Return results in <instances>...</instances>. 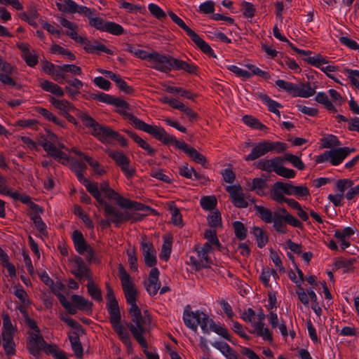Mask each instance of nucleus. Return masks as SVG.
I'll return each mask as SVG.
<instances>
[{
  "label": "nucleus",
  "mask_w": 359,
  "mask_h": 359,
  "mask_svg": "<svg viewBox=\"0 0 359 359\" xmlns=\"http://www.w3.org/2000/svg\"><path fill=\"white\" fill-rule=\"evenodd\" d=\"M71 169L75 172L79 180L85 186L86 190L95 198L99 206H102L104 209L105 216L108 219V223H114L118 225L120 223L131 220L132 222L141 219V217L138 214H132L128 210H120L116 208L107 203L104 198L101 197V194L98 190L97 184L91 182L83 176V170L86 165L77 161H72L70 165Z\"/></svg>",
  "instance_id": "obj_1"
},
{
  "label": "nucleus",
  "mask_w": 359,
  "mask_h": 359,
  "mask_svg": "<svg viewBox=\"0 0 359 359\" xmlns=\"http://www.w3.org/2000/svg\"><path fill=\"white\" fill-rule=\"evenodd\" d=\"M182 318L185 325L194 332L197 331L198 326L200 325L203 333H209L212 330L225 339L230 341L228 330L224 326L215 325L213 320L200 310L193 311L190 306L187 305L184 308Z\"/></svg>",
  "instance_id": "obj_2"
},
{
  "label": "nucleus",
  "mask_w": 359,
  "mask_h": 359,
  "mask_svg": "<svg viewBox=\"0 0 359 359\" xmlns=\"http://www.w3.org/2000/svg\"><path fill=\"white\" fill-rule=\"evenodd\" d=\"M266 316L261 309L257 313L255 311L248 308L241 315V318L246 323H250L253 327V333L262 338L263 340L272 341V333L264 323Z\"/></svg>",
  "instance_id": "obj_3"
},
{
  "label": "nucleus",
  "mask_w": 359,
  "mask_h": 359,
  "mask_svg": "<svg viewBox=\"0 0 359 359\" xmlns=\"http://www.w3.org/2000/svg\"><path fill=\"white\" fill-rule=\"evenodd\" d=\"M78 117L86 127L91 129L93 135L100 141L103 143H111L113 142L115 131L111 128L100 125L86 112H79Z\"/></svg>",
  "instance_id": "obj_4"
},
{
  "label": "nucleus",
  "mask_w": 359,
  "mask_h": 359,
  "mask_svg": "<svg viewBox=\"0 0 359 359\" xmlns=\"http://www.w3.org/2000/svg\"><path fill=\"white\" fill-rule=\"evenodd\" d=\"M355 151L354 148L351 147H338L325 151L316 158V162L323 163L330 162L332 165L341 164L344 160L351 153Z\"/></svg>",
  "instance_id": "obj_5"
},
{
  "label": "nucleus",
  "mask_w": 359,
  "mask_h": 359,
  "mask_svg": "<svg viewBox=\"0 0 359 359\" xmlns=\"http://www.w3.org/2000/svg\"><path fill=\"white\" fill-rule=\"evenodd\" d=\"M148 134L152 135L156 140L164 144H172L175 145L177 149L183 151L186 154L191 147L186 142L180 141L177 140L175 136L169 135L163 128L160 126H152L148 132Z\"/></svg>",
  "instance_id": "obj_6"
},
{
  "label": "nucleus",
  "mask_w": 359,
  "mask_h": 359,
  "mask_svg": "<svg viewBox=\"0 0 359 359\" xmlns=\"http://www.w3.org/2000/svg\"><path fill=\"white\" fill-rule=\"evenodd\" d=\"M113 105L116 107L118 113L121 114L124 116L125 119L128 121L137 129L148 133L152 125L146 123L141 119L137 118L133 114L130 113L128 111L129 104H128V102H126L123 100L116 98L115 100L114 101Z\"/></svg>",
  "instance_id": "obj_7"
},
{
  "label": "nucleus",
  "mask_w": 359,
  "mask_h": 359,
  "mask_svg": "<svg viewBox=\"0 0 359 359\" xmlns=\"http://www.w3.org/2000/svg\"><path fill=\"white\" fill-rule=\"evenodd\" d=\"M85 16L88 18L90 25L98 30L114 35H120L123 33L124 29L122 26L113 22L105 21L102 18L93 16L91 9H90V14Z\"/></svg>",
  "instance_id": "obj_8"
},
{
  "label": "nucleus",
  "mask_w": 359,
  "mask_h": 359,
  "mask_svg": "<svg viewBox=\"0 0 359 359\" xmlns=\"http://www.w3.org/2000/svg\"><path fill=\"white\" fill-rule=\"evenodd\" d=\"M3 346L6 353L8 355L15 354V343L13 342V336L15 333L14 327L7 314L3 315Z\"/></svg>",
  "instance_id": "obj_9"
},
{
  "label": "nucleus",
  "mask_w": 359,
  "mask_h": 359,
  "mask_svg": "<svg viewBox=\"0 0 359 359\" xmlns=\"http://www.w3.org/2000/svg\"><path fill=\"white\" fill-rule=\"evenodd\" d=\"M198 257H190L191 263L196 267V269L201 268L209 267L212 264V259L210 255L212 252V246H209L208 244H204L201 247H197L196 248Z\"/></svg>",
  "instance_id": "obj_10"
},
{
  "label": "nucleus",
  "mask_w": 359,
  "mask_h": 359,
  "mask_svg": "<svg viewBox=\"0 0 359 359\" xmlns=\"http://www.w3.org/2000/svg\"><path fill=\"white\" fill-rule=\"evenodd\" d=\"M48 138L42 144L44 150L48 155L59 160L62 164H67L69 162L67 154L55 145V143L57 141V137L55 134L50 133L48 135Z\"/></svg>",
  "instance_id": "obj_11"
},
{
  "label": "nucleus",
  "mask_w": 359,
  "mask_h": 359,
  "mask_svg": "<svg viewBox=\"0 0 359 359\" xmlns=\"http://www.w3.org/2000/svg\"><path fill=\"white\" fill-rule=\"evenodd\" d=\"M104 194L108 199L115 201L120 207L127 210H142L144 209V205L142 203L123 198L111 188Z\"/></svg>",
  "instance_id": "obj_12"
},
{
  "label": "nucleus",
  "mask_w": 359,
  "mask_h": 359,
  "mask_svg": "<svg viewBox=\"0 0 359 359\" xmlns=\"http://www.w3.org/2000/svg\"><path fill=\"white\" fill-rule=\"evenodd\" d=\"M150 67L161 72H169L171 71V56L161 55L156 51L151 52V56L149 61Z\"/></svg>",
  "instance_id": "obj_13"
},
{
  "label": "nucleus",
  "mask_w": 359,
  "mask_h": 359,
  "mask_svg": "<svg viewBox=\"0 0 359 359\" xmlns=\"http://www.w3.org/2000/svg\"><path fill=\"white\" fill-rule=\"evenodd\" d=\"M56 6L58 10L62 13H79L83 15H88L90 14L89 8L79 6L73 0H57Z\"/></svg>",
  "instance_id": "obj_14"
},
{
  "label": "nucleus",
  "mask_w": 359,
  "mask_h": 359,
  "mask_svg": "<svg viewBox=\"0 0 359 359\" xmlns=\"http://www.w3.org/2000/svg\"><path fill=\"white\" fill-rule=\"evenodd\" d=\"M71 272L76 278L80 280L83 278L90 279L92 277L89 269L80 257H75L72 259L71 263Z\"/></svg>",
  "instance_id": "obj_15"
},
{
  "label": "nucleus",
  "mask_w": 359,
  "mask_h": 359,
  "mask_svg": "<svg viewBox=\"0 0 359 359\" xmlns=\"http://www.w3.org/2000/svg\"><path fill=\"white\" fill-rule=\"evenodd\" d=\"M140 245L145 264L154 268L157 263V259L156 251L153 244L147 239H142Z\"/></svg>",
  "instance_id": "obj_16"
},
{
  "label": "nucleus",
  "mask_w": 359,
  "mask_h": 359,
  "mask_svg": "<svg viewBox=\"0 0 359 359\" xmlns=\"http://www.w3.org/2000/svg\"><path fill=\"white\" fill-rule=\"evenodd\" d=\"M160 272L158 269L154 267L151 269L147 280L144 282L145 288L151 296H154L157 294L161 288V282L159 280Z\"/></svg>",
  "instance_id": "obj_17"
},
{
  "label": "nucleus",
  "mask_w": 359,
  "mask_h": 359,
  "mask_svg": "<svg viewBox=\"0 0 359 359\" xmlns=\"http://www.w3.org/2000/svg\"><path fill=\"white\" fill-rule=\"evenodd\" d=\"M107 299L108 301L107 306L110 316V322L121 320V313L118 302L116 299L113 290L109 286L107 287Z\"/></svg>",
  "instance_id": "obj_18"
},
{
  "label": "nucleus",
  "mask_w": 359,
  "mask_h": 359,
  "mask_svg": "<svg viewBox=\"0 0 359 359\" xmlns=\"http://www.w3.org/2000/svg\"><path fill=\"white\" fill-rule=\"evenodd\" d=\"M271 142L263 140L253 146L251 152L245 157L247 161H254L265 155L269 151H272Z\"/></svg>",
  "instance_id": "obj_19"
},
{
  "label": "nucleus",
  "mask_w": 359,
  "mask_h": 359,
  "mask_svg": "<svg viewBox=\"0 0 359 359\" xmlns=\"http://www.w3.org/2000/svg\"><path fill=\"white\" fill-rule=\"evenodd\" d=\"M226 191L230 194L232 203L235 206L241 208L248 207V200L245 198L244 194L240 187L235 185L228 186Z\"/></svg>",
  "instance_id": "obj_20"
},
{
  "label": "nucleus",
  "mask_w": 359,
  "mask_h": 359,
  "mask_svg": "<svg viewBox=\"0 0 359 359\" xmlns=\"http://www.w3.org/2000/svg\"><path fill=\"white\" fill-rule=\"evenodd\" d=\"M0 194L11 197L15 201H20L25 204L31 203V198L26 194H21L16 191L10 189L5 184V180L0 177Z\"/></svg>",
  "instance_id": "obj_21"
},
{
  "label": "nucleus",
  "mask_w": 359,
  "mask_h": 359,
  "mask_svg": "<svg viewBox=\"0 0 359 359\" xmlns=\"http://www.w3.org/2000/svg\"><path fill=\"white\" fill-rule=\"evenodd\" d=\"M50 102L56 109L61 111L63 115L68 114L69 112L72 111L75 112L78 116L79 112H83L82 111L76 109L71 102L65 99L60 100L52 97L50 99Z\"/></svg>",
  "instance_id": "obj_22"
},
{
  "label": "nucleus",
  "mask_w": 359,
  "mask_h": 359,
  "mask_svg": "<svg viewBox=\"0 0 359 359\" xmlns=\"http://www.w3.org/2000/svg\"><path fill=\"white\" fill-rule=\"evenodd\" d=\"M135 324H130L128 327L132 332L134 338L142 348L147 347V342L144 337L145 329L142 327L143 321L133 322Z\"/></svg>",
  "instance_id": "obj_23"
},
{
  "label": "nucleus",
  "mask_w": 359,
  "mask_h": 359,
  "mask_svg": "<svg viewBox=\"0 0 359 359\" xmlns=\"http://www.w3.org/2000/svg\"><path fill=\"white\" fill-rule=\"evenodd\" d=\"M46 341L39 332L32 333L29 339L28 345L30 353L34 355H38L40 351L42 350Z\"/></svg>",
  "instance_id": "obj_24"
},
{
  "label": "nucleus",
  "mask_w": 359,
  "mask_h": 359,
  "mask_svg": "<svg viewBox=\"0 0 359 359\" xmlns=\"http://www.w3.org/2000/svg\"><path fill=\"white\" fill-rule=\"evenodd\" d=\"M22 52V57L29 67H34L38 63V57L34 51L29 50V46L25 43L18 44Z\"/></svg>",
  "instance_id": "obj_25"
},
{
  "label": "nucleus",
  "mask_w": 359,
  "mask_h": 359,
  "mask_svg": "<svg viewBox=\"0 0 359 359\" xmlns=\"http://www.w3.org/2000/svg\"><path fill=\"white\" fill-rule=\"evenodd\" d=\"M280 164H283V159L280 157H275L270 159H262L258 162L257 167L267 172L276 173Z\"/></svg>",
  "instance_id": "obj_26"
},
{
  "label": "nucleus",
  "mask_w": 359,
  "mask_h": 359,
  "mask_svg": "<svg viewBox=\"0 0 359 359\" xmlns=\"http://www.w3.org/2000/svg\"><path fill=\"white\" fill-rule=\"evenodd\" d=\"M121 320L110 322L114 331L118 335L119 339L123 341L126 346L129 349L131 348L132 343L130 337L127 329L121 324Z\"/></svg>",
  "instance_id": "obj_27"
},
{
  "label": "nucleus",
  "mask_w": 359,
  "mask_h": 359,
  "mask_svg": "<svg viewBox=\"0 0 359 359\" xmlns=\"http://www.w3.org/2000/svg\"><path fill=\"white\" fill-rule=\"evenodd\" d=\"M355 233L352 227H345L342 230L337 229L334 231V237L341 243L342 250H345L350 246L348 238Z\"/></svg>",
  "instance_id": "obj_28"
},
{
  "label": "nucleus",
  "mask_w": 359,
  "mask_h": 359,
  "mask_svg": "<svg viewBox=\"0 0 359 359\" xmlns=\"http://www.w3.org/2000/svg\"><path fill=\"white\" fill-rule=\"evenodd\" d=\"M316 93V88L312 87L309 83H301L299 85L295 84L292 97L309 98L313 96Z\"/></svg>",
  "instance_id": "obj_29"
},
{
  "label": "nucleus",
  "mask_w": 359,
  "mask_h": 359,
  "mask_svg": "<svg viewBox=\"0 0 359 359\" xmlns=\"http://www.w3.org/2000/svg\"><path fill=\"white\" fill-rule=\"evenodd\" d=\"M185 32L203 53L208 55L213 54L212 48L194 30L189 27Z\"/></svg>",
  "instance_id": "obj_30"
},
{
  "label": "nucleus",
  "mask_w": 359,
  "mask_h": 359,
  "mask_svg": "<svg viewBox=\"0 0 359 359\" xmlns=\"http://www.w3.org/2000/svg\"><path fill=\"white\" fill-rule=\"evenodd\" d=\"M185 32L203 53L208 55L213 54L212 48L194 30L189 27Z\"/></svg>",
  "instance_id": "obj_31"
},
{
  "label": "nucleus",
  "mask_w": 359,
  "mask_h": 359,
  "mask_svg": "<svg viewBox=\"0 0 359 359\" xmlns=\"http://www.w3.org/2000/svg\"><path fill=\"white\" fill-rule=\"evenodd\" d=\"M185 32L203 53L208 55L213 54L212 48L194 30L189 27Z\"/></svg>",
  "instance_id": "obj_32"
},
{
  "label": "nucleus",
  "mask_w": 359,
  "mask_h": 359,
  "mask_svg": "<svg viewBox=\"0 0 359 359\" xmlns=\"http://www.w3.org/2000/svg\"><path fill=\"white\" fill-rule=\"evenodd\" d=\"M72 240L76 252L80 255H84L90 245L86 243L81 232L78 230L74 231L72 233Z\"/></svg>",
  "instance_id": "obj_33"
},
{
  "label": "nucleus",
  "mask_w": 359,
  "mask_h": 359,
  "mask_svg": "<svg viewBox=\"0 0 359 359\" xmlns=\"http://www.w3.org/2000/svg\"><path fill=\"white\" fill-rule=\"evenodd\" d=\"M60 22L62 26L67 29L66 34L75 42H76L78 39H81V36L78 34V25L76 24L65 18H61Z\"/></svg>",
  "instance_id": "obj_34"
},
{
  "label": "nucleus",
  "mask_w": 359,
  "mask_h": 359,
  "mask_svg": "<svg viewBox=\"0 0 359 359\" xmlns=\"http://www.w3.org/2000/svg\"><path fill=\"white\" fill-rule=\"evenodd\" d=\"M57 287H58V290H57L56 288H53V291L57 295L62 306L67 311L69 314L74 315L76 313V307L73 305V304L69 302L63 294L57 292L64 287L63 284L61 282H57Z\"/></svg>",
  "instance_id": "obj_35"
},
{
  "label": "nucleus",
  "mask_w": 359,
  "mask_h": 359,
  "mask_svg": "<svg viewBox=\"0 0 359 359\" xmlns=\"http://www.w3.org/2000/svg\"><path fill=\"white\" fill-rule=\"evenodd\" d=\"M212 346L218 349L226 359H237V354L230 346L222 341H215Z\"/></svg>",
  "instance_id": "obj_36"
},
{
  "label": "nucleus",
  "mask_w": 359,
  "mask_h": 359,
  "mask_svg": "<svg viewBox=\"0 0 359 359\" xmlns=\"http://www.w3.org/2000/svg\"><path fill=\"white\" fill-rule=\"evenodd\" d=\"M119 278L123 291L135 288V285L129 273L125 270L122 265L118 266Z\"/></svg>",
  "instance_id": "obj_37"
},
{
  "label": "nucleus",
  "mask_w": 359,
  "mask_h": 359,
  "mask_svg": "<svg viewBox=\"0 0 359 359\" xmlns=\"http://www.w3.org/2000/svg\"><path fill=\"white\" fill-rule=\"evenodd\" d=\"M40 87L43 90L50 93L56 96L62 97L65 95L64 90L60 86L48 80L41 81Z\"/></svg>",
  "instance_id": "obj_38"
},
{
  "label": "nucleus",
  "mask_w": 359,
  "mask_h": 359,
  "mask_svg": "<svg viewBox=\"0 0 359 359\" xmlns=\"http://www.w3.org/2000/svg\"><path fill=\"white\" fill-rule=\"evenodd\" d=\"M69 86H65V90L70 97H74L80 93L81 89L83 86V83L78 79L66 80Z\"/></svg>",
  "instance_id": "obj_39"
},
{
  "label": "nucleus",
  "mask_w": 359,
  "mask_h": 359,
  "mask_svg": "<svg viewBox=\"0 0 359 359\" xmlns=\"http://www.w3.org/2000/svg\"><path fill=\"white\" fill-rule=\"evenodd\" d=\"M72 300L74 304V306L76 307V310L77 309L81 311L92 310L93 303L81 295L73 294L72 296Z\"/></svg>",
  "instance_id": "obj_40"
},
{
  "label": "nucleus",
  "mask_w": 359,
  "mask_h": 359,
  "mask_svg": "<svg viewBox=\"0 0 359 359\" xmlns=\"http://www.w3.org/2000/svg\"><path fill=\"white\" fill-rule=\"evenodd\" d=\"M259 99L268 107L269 110L271 112L274 113L276 114L279 118L280 117V113L278 110L279 108L282 107V105L278 103V102L271 99L266 94H259Z\"/></svg>",
  "instance_id": "obj_41"
},
{
  "label": "nucleus",
  "mask_w": 359,
  "mask_h": 359,
  "mask_svg": "<svg viewBox=\"0 0 359 359\" xmlns=\"http://www.w3.org/2000/svg\"><path fill=\"white\" fill-rule=\"evenodd\" d=\"M36 111L43 116L44 118H46L48 121H52L57 126L64 128L66 125L65 122L60 118H58L56 116H55L52 112L48 111V109L42 107H38L36 109Z\"/></svg>",
  "instance_id": "obj_42"
},
{
  "label": "nucleus",
  "mask_w": 359,
  "mask_h": 359,
  "mask_svg": "<svg viewBox=\"0 0 359 359\" xmlns=\"http://www.w3.org/2000/svg\"><path fill=\"white\" fill-rule=\"evenodd\" d=\"M320 142L321 147L325 149H332L341 145V142L338 140L337 137L332 134H328L323 136L321 138Z\"/></svg>",
  "instance_id": "obj_43"
},
{
  "label": "nucleus",
  "mask_w": 359,
  "mask_h": 359,
  "mask_svg": "<svg viewBox=\"0 0 359 359\" xmlns=\"http://www.w3.org/2000/svg\"><path fill=\"white\" fill-rule=\"evenodd\" d=\"M128 135L131 137V138L144 150L146 151L147 154L149 156H154L155 154V149H153L149 143H147L145 140H144L142 138L139 137L135 133L126 130V131Z\"/></svg>",
  "instance_id": "obj_44"
},
{
  "label": "nucleus",
  "mask_w": 359,
  "mask_h": 359,
  "mask_svg": "<svg viewBox=\"0 0 359 359\" xmlns=\"http://www.w3.org/2000/svg\"><path fill=\"white\" fill-rule=\"evenodd\" d=\"M304 60L312 66L320 69L321 71L325 68L329 62L326 57L320 54H316L314 56L308 57Z\"/></svg>",
  "instance_id": "obj_45"
},
{
  "label": "nucleus",
  "mask_w": 359,
  "mask_h": 359,
  "mask_svg": "<svg viewBox=\"0 0 359 359\" xmlns=\"http://www.w3.org/2000/svg\"><path fill=\"white\" fill-rule=\"evenodd\" d=\"M172 238L170 236L163 237V243L161 247L160 258L164 261H168L170 257L172 251Z\"/></svg>",
  "instance_id": "obj_46"
},
{
  "label": "nucleus",
  "mask_w": 359,
  "mask_h": 359,
  "mask_svg": "<svg viewBox=\"0 0 359 359\" xmlns=\"http://www.w3.org/2000/svg\"><path fill=\"white\" fill-rule=\"evenodd\" d=\"M126 50L130 53L133 54L137 57H139L142 60H146L149 61L150 57L151 56V53H148L141 48L137 46L133 45H128L126 48Z\"/></svg>",
  "instance_id": "obj_47"
},
{
  "label": "nucleus",
  "mask_w": 359,
  "mask_h": 359,
  "mask_svg": "<svg viewBox=\"0 0 359 359\" xmlns=\"http://www.w3.org/2000/svg\"><path fill=\"white\" fill-rule=\"evenodd\" d=\"M69 339L75 355L77 358H81L83 356V348L79 335L76 333H73L69 336Z\"/></svg>",
  "instance_id": "obj_48"
},
{
  "label": "nucleus",
  "mask_w": 359,
  "mask_h": 359,
  "mask_svg": "<svg viewBox=\"0 0 359 359\" xmlns=\"http://www.w3.org/2000/svg\"><path fill=\"white\" fill-rule=\"evenodd\" d=\"M88 280L87 289L89 295L95 301H102V297L100 289L95 284L92 278Z\"/></svg>",
  "instance_id": "obj_49"
},
{
  "label": "nucleus",
  "mask_w": 359,
  "mask_h": 359,
  "mask_svg": "<svg viewBox=\"0 0 359 359\" xmlns=\"http://www.w3.org/2000/svg\"><path fill=\"white\" fill-rule=\"evenodd\" d=\"M252 233L256 238L257 246L262 248L268 242V236L266 235L262 229L258 226H254Z\"/></svg>",
  "instance_id": "obj_50"
},
{
  "label": "nucleus",
  "mask_w": 359,
  "mask_h": 359,
  "mask_svg": "<svg viewBox=\"0 0 359 359\" xmlns=\"http://www.w3.org/2000/svg\"><path fill=\"white\" fill-rule=\"evenodd\" d=\"M107 154L109 156H110L115 161L116 164L120 168L124 165L125 164L128 163V162H130L129 158L123 152L114 150H109L107 151Z\"/></svg>",
  "instance_id": "obj_51"
},
{
  "label": "nucleus",
  "mask_w": 359,
  "mask_h": 359,
  "mask_svg": "<svg viewBox=\"0 0 359 359\" xmlns=\"http://www.w3.org/2000/svg\"><path fill=\"white\" fill-rule=\"evenodd\" d=\"M50 52L52 54H58L62 55L65 57H66L67 59L70 60H75L76 56L74 54H73L72 52H70L69 50L57 45V44H53L50 48Z\"/></svg>",
  "instance_id": "obj_52"
},
{
  "label": "nucleus",
  "mask_w": 359,
  "mask_h": 359,
  "mask_svg": "<svg viewBox=\"0 0 359 359\" xmlns=\"http://www.w3.org/2000/svg\"><path fill=\"white\" fill-rule=\"evenodd\" d=\"M170 211L172 224L178 227H182L183 226L182 216L178 208L172 203L170 207Z\"/></svg>",
  "instance_id": "obj_53"
},
{
  "label": "nucleus",
  "mask_w": 359,
  "mask_h": 359,
  "mask_svg": "<svg viewBox=\"0 0 359 359\" xmlns=\"http://www.w3.org/2000/svg\"><path fill=\"white\" fill-rule=\"evenodd\" d=\"M310 195V191L306 185L292 186L291 196L298 199L304 198Z\"/></svg>",
  "instance_id": "obj_54"
},
{
  "label": "nucleus",
  "mask_w": 359,
  "mask_h": 359,
  "mask_svg": "<svg viewBox=\"0 0 359 359\" xmlns=\"http://www.w3.org/2000/svg\"><path fill=\"white\" fill-rule=\"evenodd\" d=\"M245 67L250 70L249 72L250 74V78L254 75L262 77L266 80H268L271 78L269 72L262 70L252 64H246L245 65Z\"/></svg>",
  "instance_id": "obj_55"
},
{
  "label": "nucleus",
  "mask_w": 359,
  "mask_h": 359,
  "mask_svg": "<svg viewBox=\"0 0 359 359\" xmlns=\"http://www.w3.org/2000/svg\"><path fill=\"white\" fill-rule=\"evenodd\" d=\"M180 174L187 179H192L194 175L196 179L198 180L201 178L200 175L196 172L194 168L189 166L187 163L183 164L179 170Z\"/></svg>",
  "instance_id": "obj_56"
},
{
  "label": "nucleus",
  "mask_w": 359,
  "mask_h": 359,
  "mask_svg": "<svg viewBox=\"0 0 359 359\" xmlns=\"http://www.w3.org/2000/svg\"><path fill=\"white\" fill-rule=\"evenodd\" d=\"M353 185V182L348 179L339 180L335 185L336 191L344 197L348 189Z\"/></svg>",
  "instance_id": "obj_57"
},
{
  "label": "nucleus",
  "mask_w": 359,
  "mask_h": 359,
  "mask_svg": "<svg viewBox=\"0 0 359 359\" xmlns=\"http://www.w3.org/2000/svg\"><path fill=\"white\" fill-rule=\"evenodd\" d=\"M275 230L280 234H285L287 232V228L283 219L280 218L278 213H274V218L272 222Z\"/></svg>",
  "instance_id": "obj_58"
},
{
  "label": "nucleus",
  "mask_w": 359,
  "mask_h": 359,
  "mask_svg": "<svg viewBox=\"0 0 359 359\" xmlns=\"http://www.w3.org/2000/svg\"><path fill=\"white\" fill-rule=\"evenodd\" d=\"M187 155L189 156L194 162L201 164L203 167L206 166V158L194 148L191 147Z\"/></svg>",
  "instance_id": "obj_59"
},
{
  "label": "nucleus",
  "mask_w": 359,
  "mask_h": 359,
  "mask_svg": "<svg viewBox=\"0 0 359 359\" xmlns=\"http://www.w3.org/2000/svg\"><path fill=\"white\" fill-rule=\"evenodd\" d=\"M243 123L252 128L263 130L266 126L262 124L258 119L252 116L245 115L242 118Z\"/></svg>",
  "instance_id": "obj_60"
},
{
  "label": "nucleus",
  "mask_w": 359,
  "mask_h": 359,
  "mask_svg": "<svg viewBox=\"0 0 359 359\" xmlns=\"http://www.w3.org/2000/svg\"><path fill=\"white\" fill-rule=\"evenodd\" d=\"M257 212L259 215V217L266 223H271L273 220L272 212L263 206L257 205L255 207Z\"/></svg>",
  "instance_id": "obj_61"
},
{
  "label": "nucleus",
  "mask_w": 359,
  "mask_h": 359,
  "mask_svg": "<svg viewBox=\"0 0 359 359\" xmlns=\"http://www.w3.org/2000/svg\"><path fill=\"white\" fill-rule=\"evenodd\" d=\"M234 233L236 236L241 241L244 240L247 236V229L244 224L238 221H236L233 223Z\"/></svg>",
  "instance_id": "obj_62"
},
{
  "label": "nucleus",
  "mask_w": 359,
  "mask_h": 359,
  "mask_svg": "<svg viewBox=\"0 0 359 359\" xmlns=\"http://www.w3.org/2000/svg\"><path fill=\"white\" fill-rule=\"evenodd\" d=\"M85 160L87 161V163L89 164V165L93 168L95 174H96L99 176H102L104 174H105L106 170L102 165H100L98 161L93 159L90 156H85Z\"/></svg>",
  "instance_id": "obj_63"
},
{
  "label": "nucleus",
  "mask_w": 359,
  "mask_h": 359,
  "mask_svg": "<svg viewBox=\"0 0 359 359\" xmlns=\"http://www.w3.org/2000/svg\"><path fill=\"white\" fill-rule=\"evenodd\" d=\"M282 158L283 159V161L285 160V161H289L290 163H291L292 164V165L294 167L297 168V169H299L300 170H302L304 168V163L300 159V158L296 155H293L291 154H285L284 157Z\"/></svg>",
  "instance_id": "obj_64"
}]
</instances>
